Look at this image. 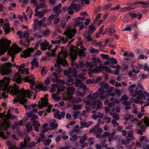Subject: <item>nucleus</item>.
I'll list each match as a JSON object with an SVG mask.
<instances>
[{
	"instance_id": "473e14b6",
	"label": "nucleus",
	"mask_w": 149,
	"mask_h": 149,
	"mask_svg": "<svg viewBox=\"0 0 149 149\" xmlns=\"http://www.w3.org/2000/svg\"><path fill=\"white\" fill-rule=\"evenodd\" d=\"M32 65L35 66L36 67H38V63L37 61V60L36 58H34L31 63Z\"/></svg>"
},
{
	"instance_id": "5fc2aeb1",
	"label": "nucleus",
	"mask_w": 149,
	"mask_h": 149,
	"mask_svg": "<svg viewBox=\"0 0 149 149\" xmlns=\"http://www.w3.org/2000/svg\"><path fill=\"white\" fill-rule=\"evenodd\" d=\"M22 37L25 38L26 39V40H27L29 38V34L28 32H25L23 34Z\"/></svg>"
},
{
	"instance_id": "9b49d317",
	"label": "nucleus",
	"mask_w": 149,
	"mask_h": 149,
	"mask_svg": "<svg viewBox=\"0 0 149 149\" xmlns=\"http://www.w3.org/2000/svg\"><path fill=\"white\" fill-rule=\"evenodd\" d=\"M102 132V129L101 127H99L97 129L93 127L89 131V132L91 134H93L95 136L97 134V133H101Z\"/></svg>"
},
{
	"instance_id": "9d476101",
	"label": "nucleus",
	"mask_w": 149,
	"mask_h": 149,
	"mask_svg": "<svg viewBox=\"0 0 149 149\" xmlns=\"http://www.w3.org/2000/svg\"><path fill=\"white\" fill-rule=\"evenodd\" d=\"M34 79L35 78L33 75H28L26 76L25 80L26 81L29 82L30 85H33L36 83L35 82L33 81Z\"/></svg>"
},
{
	"instance_id": "e433bc0d",
	"label": "nucleus",
	"mask_w": 149,
	"mask_h": 149,
	"mask_svg": "<svg viewBox=\"0 0 149 149\" xmlns=\"http://www.w3.org/2000/svg\"><path fill=\"white\" fill-rule=\"evenodd\" d=\"M133 138V136L131 134L129 133L127 134V136L126 137V140L130 143V141L132 140Z\"/></svg>"
},
{
	"instance_id": "f257e3e1",
	"label": "nucleus",
	"mask_w": 149,
	"mask_h": 149,
	"mask_svg": "<svg viewBox=\"0 0 149 149\" xmlns=\"http://www.w3.org/2000/svg\"><path fill=\"white\" fill-rule=\"evenodd\" d=\"M30 88L32 91L30 90H24L21 92V98L19 100V103L21 104L26 103L27 101V100L26 98L27 97L30 98L32 94H36L37 92L34 87L33 86H30Z\"/></svg>"
},
{
	"instance_id": "58836bf2",
	"label": "nucleus",
	"mask_w": 149,
	"mask_h": 149,
	"mask_svg": "<svg viewBox=\"0 0 149 149\" xmlns=\"http://www.w3.org/2000/svg\"><path fill=\"white\" fill-rule=\"evenodd\" d=\"M71 65L72 67L74 66H75V67L77 69H79V65L78 63H75L73 60H72V62H71Z\"/></svg>"
},
{
	"instance_id": "052dcab7",
	"label": "nucleus",
	"mask_w": 149,
	"mask_h": 149,
	"mask_svg": "<svg viewBox=\"0 0 149 149\" xmlns=\"http://www.w3.org/2000/svg\"><path fill=\"white\" fill-rule=\"evenodd\" d=\"M85 38L87 39V42H91L93 41V39L91 37V35L89 34V35L86 36L85 37Z\"/></svg>"
},
{
	"instance_id": "4be33fe9",
	"label": "nucleus",
	"mask_w": 149,
	"mask_h": 149,
	"mask_svg": "<svg viewBox=\"0 0 149 149\" xmlns=\"http://www.w3.org/2000/svg\"><path fill=\"white\" fill-rule=\"evenodd\" d=\"M7 119L13 120L16 119L17 117L14 115L11 114L9 112V110H8V112L6 116Z\"/></svg>"
},
{
	"instance_id": "c85d7f7f",
	"label": "nucleus",
	"mask_w": 149,
	"mask_h": 149,
	"mask_svg": "<svg viewBox=\"0 0 149 149\" xmlns=\"http://www.w3.org/2000/svg\"><path fill=\"white\" fill-rule=\"evenodd\" d=\"M53 10L55 12L56 15H57L56 16H58L61 12V10L56 6H55Z\"/></svg>"
},
{
	"instance_id": "f704fd0d",
	"label": "nucleus",
	"mask_w": 149,
	"mask_h": 149,
	"mask_svg": "<svg viewBox=\"0 0 149 149\" xmlns=\"http://www.w3.org/2000/svg\"><path fill=\"white\" fill-rule=\"evenodd\" d=\"M109 60L110 61L111 64H116L118 63L116 59L113 57L110 58Z\"/></svg>"
},
{
	"instance_id": "8fccbe9b",
	"label": "nucleus",
	"mask_w": 149,
	"mask_h": 149,
	"mask_svg": "<svg viewBox=\"0 0 149 149\" xmlns=\"http://www.w3.org/2000/svg\"><path fill=\"white\" fill-rule=\"evenodd\" d=\"M80 111H78L75 112L73 115V118L74 119H75L77 118L79 115L80 114Z\"/></svg>"
},
{
	"instance_id": "774afa93",
	"label": "nucleus",
	"mask_w": 149,
	"mask_h": 149,
	"mask_svg": "<svg viewBox=\"0 0 149 149\" xmlns=\"http://www.w3.org/2000/svg\"><path fill=\"white\" fill-rule=\"evenodd\" d=\"M143 68L144 70L146 71L149 70V68L148 66L147 63H145L143 66Z\"/></svg>"
},
{
	"instance_id": "f8f14e48",
	"label": "nucleus",
	"mask_w": 149,
	"mask_h": 149,
	"mask_svg": "<svg viewBox=\"0 0 149 149\" xmlns=\"http://www.w3.org/2000/svg\"><path fill=\"white\" fill-rule=\"evenodd\" d=\"M2 124L0 123V128L1 130H7L10 125L9 122H3Z\"/></svg>"
},
{
	"instance_id": "603ef678",
	"label": "nucleus",
	"mask_w": 149,
	"mask_h": 149,
	"mask_svg": "<svg viewBox=\"0 0 149 149\" xmlns=\"http://www.w3.org/2000/svg\"><path fill=\"white\" fill-rule=\"evenodd\" d=\"M37 105L36 104H33L32 105V107L33 109L32 110V112L34 113H36L37 112L38 109L37 108Z\"/></svg>"
},
{
	"instance_id": "7c9ffc66",
	"label": "nucleus",
	"mask_w": 149,
	"mask_h": 149,
	"mask_svg": "<svg viewBox=\"0 0 149 149\" xmlns=\"http://www.w3.org/2000/svg\"><path fill=\"white\" fill-rule=\"evenodd\" d=\"M52 97L53 99L55 101H59L61 99V97H59L58 95L56 93L52 94Z\"/></svg>"
},
{
	"instance_id": "6ab92c4d",
	"label": "nucleus",
	"mask_w": 149,
	"mask_h": 149,
	"mask_svg": "<svg viewBox=\"0 0 149 149\" xmlns=\"http://www.w3.org/2000/svg\"><path fill=\"white\" fill-rule=\"evenodd\" d=\"M134 93H136L138 95L141 97L145 99L146 96H145L143 92L140 90H139L137 88H136L134 90Z\"/></svg>"
},
{
	"instance_id": "4d7b16f0",
	"label": "nucleus",
	"mask_w": 149,
	"mask_h": 149,
	"mask_svg": "<svg viewBox=\"0 0 149 149\" xmlns=\"http://www.w3.org/2000/svg\"><path fill=\"white\" fill-rule=\"evenodd\" d=\"M57 16V15L56 14L55 15H54V14H52L48 18V20H51L52 21V20L54 19V18H55L56 17H58V16Z\"/></svg>"
},
{
	"instance_id": "aec40b11",
	"label": "nucleus",
	"mask_w": 149,
	"mask_h": 149,
	"mask_svg": "<svg viewBox=\"0 0 149 149\" xmlns=\"http://www.w3.org/2000/svg\"><path fill=\"white\" fill-rule=\"evenodd\" d=\"M103 114L102 113H100V112H98V114L92 115L91 117L94 120H96L99 118H103Z\"/></svg>"
},
{
	"instance_id": "680f3d73",
	"label": "nucleus",
	"mask_w": 149,
	"mask_h": 149,
	"mask_svg": "<svg viewBox=\"0 0 149 149\" xmlns=\"http://www.w3.org/2000/svg\"><path fill=\"white\" fill-rule=\"evenodd\" d=\"M38 116L36 115H32L31 121H36L35 120L38 119Z\"/></svg>"
},
{
	"instance_id": "393cba45",
	"label": "nucleus",
	"mask_w": 149,
	"mask_h": 149,
	"mask_svg": "<svg viewBox=\"0 0 149 149\" xmlns=\"http://www.w3.org/2000/svg\"><path fill=\"white\" fill-rule=\"evenodd\" d=\"M3 29L4 30V31L5 32V34L9 33L11 32L9 26L7 24H5L4 25L3 27Z\"/></svg>"
},
{
	"instance_id": "3c124183",
	"label": "nucleus",
	"mask_w": 149,
	"mask_h": 149,
	"mask_svg": "<svg viewBox=\"0 0 149 149\" xmlns=\"http://www.w3.org/2000/svg\"><path fill=\"white\" fill-rule=\"evenodd\" d=\"M133 7H127L123 8H122V10L123 12H125L127 11L133 9Z\"/></svg>"
},
{
	"instance_id": "6e6552de",
	"label": "nucleus",
	"mask_w": 149,
	"mask_h": 149,
	"mask_svg": "<svg viewBox=\"0 0 149 149\" xmlns=\"http://www.w3.org/2000/svg\"><path fill=\"white\" fill-rule=\"evenodd\" d=\"M6 68L4 69L1 72L2 75L4 76L10 74L11 71L10 69V68L12 66V64L10 62H8L6 64Z\"/></svg>"
},
{
	"instance_id": "412c9836",
	"label": "nucleus",
	"mask_w": 149,
	"mask_h": 149,
	"mask_svg": "<svg viewBox=\"0 0 149 149\" xmlns=\"http://www.w3.org/2000/svg\"><path fill=\"white\" fill-rule=\"evenodd\" d=\"M99 100H94L92 102H86V104L87 105H90L91 106V107L92 109H94L95 108L97 103V101H99Z\"/></svg>"
},
{
	"instance_id": "20e7f679",
	"label": "nucleus",
	"mask_w": 149,
	"mask_h": 149,
	"mask_svg": "<svg viewBox=\"0 0 149 149\" xmlns=\"http://www.w3.org/2000/svg\"><path fill=\"white\" fill-rule=\"evenodd\" d=\"M80 8V5L79 4L72 3L68 8V13L70 15H72L74 13V10L76 11H78Z\"/></svg>"
},
{
	"instance_id": "a878e982",
	"label": "nucleus",
	"mask_w": 149,
	"mask_h": 149,
	"mask_svg": "<svg viewBox=\"0 0 149 149\" xmlns=\"http://www.w3.org/2000/svg\"><path fill=\"white\" fill-rule=\"evenodd\" d=\"M115 132H113L112 133L110 134L109 137V141H111V140H115L117 139L118 136L116 137H114Z\"/></svg>"
},
{
	"instance_id": "0e129e2a",
	"label": "nucleus",
	"mask_w": 149,
	"mask_h": 149,
	"mask_svg": "<svg viewBox=\"0 0 149 149\" xmlns=\"http://www.w3.org/2000/svg\"><path fill=\"white\" fill-rule=\"evenodd\" d=\"M113 119L116 120H119V118L118 115L116 113H115L113 114Z\"/></svg>"
},
{
	"instance_id": "423d86ee",
	"label": "nucleus",
	"mask_w": 149,
	"mask_h": 149,
	"mask_svg": "<svg viewBox=\"0 0 149 149\" xmlns=\"http://www.w3.org/2000/svg\"><path fill=\"white\" fill-rule=\"evenodd\" d=\"M57 63L54 64L55 68H59L61 67L60 64L64 66H68V61L66 59L62 58L60 57H58L56 60Z\"/></svg>"
},
{
	"instance_id": "de8ad7c7",
	"label": "nucleus",
	"mask_w": 149,
	"mask_h": 149,
	"mask_svg": "<svg viewBox=\"0 0 149 149\" xmlns=\"http://www.w3.org/2000/svg\"><path fill=\"white\" fill-rule=\"evenodd\" d=\"M102 105V102H100V100H99V101H97L96 109L97 110L101 108Z\"/></svg>"
},
{
	"instance_id": "6e6d98bb",
	"label": "nucleus",
	"mask_w": 149,
	"mask_h": 149,
	"mask_svg": "<svg viewBox=\"0 0 149 149\" xmlns=\"http://www.w3.org/2000/svg\"><path fill=\"white\" fill-rule=\"evenodd\" d=\"M98 91L100 94L103 95L104 93L105 90L103 87H101L99 89Z\"/></svg>"
},
{
	"instance_id": "f03ea898",
	"label": "nucleus",
	"mask_w": 149,
	"mask_h": 149,
	"mask_svg": "<svg viewBox=\"0 0 149 149\" xmlns=\"http://www.w3.org/2000/svg\"><path fill=\"white\" fill-rule=\"evenodd\" d=\"M77 70L74 67L71 68L69 71H64V74L68 77L67 81L69 82L73 81L74 78L78 77L77 73Z\"/></svg>"
},
{
	"instance_id": "13d9d810",
	"label": "nucleus",
	"mask_w": 149,
	"mask_h": 149,
	"mask_svg": "<svg viewBox=\"0 0 149 149\" xmlns=\"http://www.w3.org/2000/svg\"><path fill=\"white\" fill-rule=\"evenodd\" d=\"M101 57L102 58L104 59H109V55L107 54H101L100 55Z\"/></svg>"
},
{
	"instance_id": "864d4df0",
	"label": "nucleus",
	"mask_w": 149,
	"mask_h": 149,
	"mask_svg": "<svg viewBox=\"0 0 149 149\" xmlns=\"http://www.w3.org/2000/svg\"><path fill=\"white\" fill-rule=\"evenodd\" d=\"M81 108V106L80 104L74 105L73 109L74 110H79Z\"/></svg>"
},
{
	"instance_id": "2eb2a0df",
	"label": "nucleus",
	"mask_w": 149,
	"mask_h": 149,
	"mask_svg": "<svg viewBox=\"0 0 149 149\" xmlns=\"http://www.w3.org/2000/svg\"><path fill=\"white\" fill-rule=\"evenodd\" d=\"M65 112L64 111L61 112L60 114L58 113H57L54 114V116L55 118H56L59 120L61 119L62 118H63L65 116Z\"/></svg>"
},
{
	"instance_id": "49530a36",
	"label": "nucleus",
	"mask_w": 149,
	"mask_h": 149,
	"mask_svg": "<svg viewBox=\"0 0 149 149\" xmlns=\"http://www.w3.org/2000/svg\"><path fill=\"white\" fill-rule=\"evenodd\" d=\"M134 5H136L137 4L140 5H142L144 6H147L148 5V3L142 1H138L134 3Z\"/></svg>"
},
{
	"instance_id": "72a5a7b5",
	"label": "nucleus",
	"mask_w": 149,
	"mask_h": 149,
	"mask_svg": "<svg viewBox=\"0 0 149 149\" xmlns=\"http://www.w3.org/2000/svg\"><path fill=\"white\" fill-rule=\"evenodd\" d=\"M50 127H51L50 130L54 129L57 128L58 126V125L57 124L54 123L52 122V123L49 124Z\"/></svg>"
},
{
	"instance_id": "ddd939ff",
	"label": "nucleus",
	"mask_w": 149,
	"mask_h": 149,
	"mask_svg": "<svg viewBox=\"0 0 149 149\" xmlns=\"http://www.w3.org/2000/svg\"><path fill=\"white\" fill-rule=\"evenodd\" d=\"M34 38L32 37H30V39H28L27 40H26L25 42H24L23 41H20V44L23 46H24L26 47H29L30 43L31 40H34Z\"/></svg>"
},
{
	"instance_id": "bb28decb",
	"label": "nucleus",
	"mask_w": 149,
	"mask_h": 149,
	"mask_svg": "<svg viewBox=\"0 0 149 149\" xmlns=\"http://www.w3.org/2000/svg\"><path fill=\"white\" fill-rule=\"evenodd\" d=\"M33 122V126L35 127L34 130L37 132H39V130L38 127L40 126V124L39 123V122Z\"/></svg>"
},
{
	"instance_id": "b1692460",
	"label": "nucleus",
	"mask_w": 149,
	"mask_h": 149,
	"mask_svg": "<svg viewBox=\"0 0 149 149\" xmlns=\"http://www.w3.org/2000/svg\"><path fill=\"white\" fill-rule=\"evenodd\" d=\"M49 42L42 43L40 44V46L42 50L44 51L47 49V47L49 46Z\"/></svg>"
},
{
	"instance_id": "39448f33",
	"label": "nucleus",
	"mask_w": 149,
	"mask_h": 149,
	"mask_svg": "<svg viewBox=\"0 0 149 149\" xmlns=\"http://www.w3.org/2000/svg\"><path fill=\"white\" fill-rule=\"evenodd\" d=\"M10 95H16L18 94L20 91L19 89L18 86L16 84H13V86H10L8 89Z\"/></svg>"
},
{
	"instance_id": "69168bd1",
	"label": "nucleus",
	"mask_w": 149,
	"mask_h": 149,
	"mask_svg": "<svg viewBox=\"0 0 149 149\" xmlns=\"http://www.w3.org/2000/svg\"><path fill=\"white\" fill-rule=\"evenodd\" d=\"M0 137L5 139H6V137L4 134V133L2 132H0Z\"/></svg>"
},
{
	"instance_id": "cd10ccee",
	"label": "nucleus",
	"mask_w": 149,
	"mask_h": 149,
	"mask_svg": "<svg viewBox=\"0 0 149 149\" xmlns=\"http://www.w3.org/2000/svg\"><path fill=\"white\" fill-rule=\"evenodd\" d=\"M88 29L89 30L88 33L89 34L93 33L96 30V29L93 26L92 24L89 26Z\"/></svg>"
},
{
	"instance_id": "e2e57ef3",
	"label": "nucleus",
	"mask_w": 149,
	"mask_h": 149,
	"mask_svg": "<svg viewBox=\"0 0 149 149\" xmlns=\"http://www.w3.org/2000/svg\"><path fill=\"white\" fill-rule=\"evenodd\" d=\"M109 133L108 132H105L102 135V139H104L106 138V137H109Z\"/></svg>"
},
{
	"instance_id": "338daca9",
	"label": "nucleus",
	"mask_w": 149,
	"mask_h": 149,
	"mask_svg": "<svg viewBox=\"0 0 149 149\" xmlns=\"http://www.w3.org/2000/svg\"><path fill=\"white\" fill-rule=\"evenodd\" d=\"M112 6V4L109 3L105 5L104 7V9L105 10H107L110 8Z\"/></svg>"
},
{
	"instance_id": "2f4dec72",
	"label": "nucleus",
	"mask_w": 149,
	"mask_h": 149,
	"mask_svg": "<svg viewBox=\"0 0 149 149\" xmlns=\"http://www.w3.org/2000/svg\"><path fill=\"white\" fill-rule=\"evenodd\" d=\"M88 139V137L85 134L80 139L79 142L81 144H83L85 142V141Z\"/></svg>"
},
{
	"instance_id": "c756f323",
	"label": "nucleus",
	"mask_w": 149,
	"mask_h": 149,
	"mask_svg": "<svg viewBox=\"0 0 149 149\" xmlns=\"http://www.w3.org/2000/svg\"><path fill=\"white\" fill-rule=\"evenodd\" d=\"M71 136L70 138V141H76V140L78 139V137L80 138L81 136H78L77 135L74 134L73 135H71Z\"/></svg>"
},
{
	"instance_id": "ea45409f",
	"label": "nucleus",
	"mask_w": 149,
	"mask_h": 149,
	"mask_svg": "<svg viewBox=\"0 0 149 149\" xmlns=\"http://www.w3.org/2000/svg\"><path fill=\"white\" fill-rule=\"evenodd\" d=\"M8 54L10 56L12 57V61H14V58L13 57L15 55L13 51L12 50H10L8 52Z\"/></svg>"
},
{
	"instance_id": "c9c22d12",
	"label": "nucleus",
	"mask_w": 149,
	"mask_h": 149,
	"mask_svg": "<svg viewBox=\"0 0 149 149\" xmlns=\"http://www.w3.org/2000/svg\"><path fill=\"white\" fill-rule=\"evenodd\" d=\"M48 100H42V103L41 104L42 107H45L48 105Z\"/></svg>"
},
{
	"instance_id": "a211bd4d",
	"label": "nucleus",
	"mask_w": 149,
	"mask_h": 149,
	"mask_svg": "<svg viewBox=\"0 0 149 149\" xmlns=\"http://www.w3.org/2000/svg\"><path fill=\"white\" fill-rule=\"evenodd\" d=\"M139 14L138 15L136 13H133L132 12H131L129 13V15L131 16V17L132 19L137 17L138 19L139 20L142 18V15L141 14L139 13Z\"/></svg>"
},
{
	"instance_id": "4c0bfd02",
	"label": "nucleus",
	"mask_w": 149,
	"mask_h": 149,
	"mask_svg": "<svg viewBox=\"0 0 149 149\" xmlns=\"http://www.w3.org/2000/svg\"><path fill=\"white\" fill-rule=\"evenodd\" d=\"M90 52L91 54H97L99 52V51L98 49H96L94 48H91L90 50Z\"/></svg>"
},
{
	"instance_id": "1a4fd4ad",
	"label": "nucleus",
	"mask_w": 149,
	"mask_h": 149,
	"mask_svg": "<svg viewBox=\"0 0 149 149\" xmlns=\"http://www.w3.org/2000/svg\"><path fill=\"white\" fill-rule=\"evenodd\" d=\"M145 125H142L143 122H139L137 123V126L143 130V132H145L147 126H149V122H143Z\"/></svg>"
},
{
	"instance_id": "4468645a",
	"label": "nucleus",
	"mask_w": 149,
	"mask_h": 149,
	"mask_svg": "<svg viewBox=\"0 0 149 149\" xmlns=\"http://www.w3.org/2000/svg\"><path fill=\"white\" fill-rule=\"evenodd\" d=\"M13 80L17 84H20L22 81L21 75L20 74H16L13 78Z\"/></svg>"
},
{
	"instance_id": "37998d69",
	"label": "nucleus",
	"mask_w": 149,
	"mask_h": 149,
	"mask_svg": "<svg viewBox=\"0 0 149 149\" xmlns=\"http://www.w3.org/2000/svg\"><path fill=\"white\" fill-rule=\"evenodd\" d=\"M51 141L52 140L51 139L49 138H47L44 141V144L46 146H49Z\"/></svg>"
},
{
	"instance_id": "7ed1b4c3",
	"label": "nucleus",
	"mask_w": 149,
	"mask_h": 149,
	"mask_svg": "<svg viewBox=\"0 0 149 149\" xmlns=\"http://www.w3.org/2000/svg\"><path fill=\"white\" fill-rule=\"evenodd\" d=\"M62 71V69L61 67L58 68L55 70V72H53V75L55 77V78H53L52 80L53 82L58 83L62 85L65 84V81L58 78V76L56 73L59 74Z\"/></svg>"
},
{
	"instance_id": "09e8293b",
	"label": "nucleus",
	"mask_w": 149,
	"mask_h": 149,
	"mask_svg": "<svg viewBox=\"0 0 149 149\" xmlns=\"http://www.w3.org/2000/svg\"><path fill=\"white\" fill-rule=\"evenodd\" d=\"M129 99V98L127 96V95L126 94H124L122 96L120 100L121 101H123L128 100Z\"/></svg>"
},
{
	"instance_id": "a18cd8bd",
	"label": "nucleus",
	"mask_w": 149,
	"mask_h": 149,
	"mask_svg": "<svg viewBox=\"0 0 149 149\" xmlns=\"http://www.w3.org/2000/svg\"><path fill=\"white\" fill-rule=\"evenodd\" d=\"M31 122L27 123L26 125V127L28 131H30L32 129V125H30Z\"/></svg>"
},
{
	"instance_id": "f3484780",
	"label": "nucleus",
	"mask_w": 149,
	"mask_h": 149,
	"mask_svg": "<svg viewBox=\"0 0 149 149\" xmlns=\"http://www.w3.org/2000/svg\"><path fill=\"white\" fill-rule=\"evenodd\" d=\"M133 118V115L130 114H127L124 116V118L126 121H127L130 119H131V121H139L136 118L134 119V120H133L132 119V118Z\"/></svg>"
},
{
	"instance_id": "0eeeda50",
	"label": "nucleus",
	"mask_w": 149,
	"mask_h": 149,
	"mask_svg": "<svg viewBox=\"0 0 149 149\" xmlns=\"http://www.w3.org/2000/svg\"><path fill=\"white\" fill-rule=\"evenodd\" d=\"M33 48H29L23 51L21 54V56L22 58H27L31 56V53L34 52Z\"/></svg>"
},
{
	"instance_id": "c03bdc74",
	"label": "nucleus",
	"mask_w": 149,
	"mask_h": 149,
	"mask_svg": "<svg viewBox=\"0 0 149 149\" xmlns=\"http://www.w3.org/2000/svg\"><path fill=\"white\" fill-rule=\"evenodd\" d=\"M51 33V31L48 29H47L42 33V34L44 36H47Z\"/></svg>"
},
{
	"instance_id": "5701e85b",
	"label": "nucleus",
	"mask_w": 149,
	"mask_h": 149,
	"mask_svg": "<svg viewBox=\"0 0 149 149\" xmlns=\"http://www.w3.org/2000/svg\"><path fill=\"white\" fill-rule=\"evenodd\" d=\"M81 125L80 128H83L84 127H89L92 124V123H89L88 124L86 122H81Z\"/></svg>"
},
{
	"instance_id": "79ce46f5",
	"label": "nucleus",
	"mask_w": 149,
	"mask_h": 149,
	"mask_svg": "<svg viewBox=\"0 0 149 149\" xmlns=\"http://www.w3.org/2000/svg\"><path fill=\"white\" fill-rule=\"evenodd\" d=\"M52 86L51 91L52 92H53L55 91L56 88H58V84H53L52 85Z\"/></svg>"
},
{
	"instance_id": "dca6fc26",
	"label": "nucleus",
	"mask_w": 149,
	"mask_h": 149,
	"mask_svg": "<svg viewBox=\"0 0 149 149\" xmlns=\"http://www.w3.org/2000/svg\"><path fill=\"white\" fill-rule=\"evenodd\" d=\"M67 85L68 86L67 87L66 89L69 91L71 95H73L75 90V88L73 87L70 86V84L67 83Z\"/></svg>"
},
{
	"instance_id": "bf43d9fd",
	"label": "nucleus",
	"mask_w": 149,
	"mask_h": 149,
	"mask_svg": "<svg viewBox=\"0 0 149 149\" xmlns=\"http://www.w3.org/2000/svg\"><path fill=\"white\" fill-rule=\"evenodd\" d=\"M99 94L97 91H96L93 94V99H95L98 98L99 97Z\"/></svg>"
},
{
	"instance_id": "a19ab883",
	"label": "nucleus",
	"mask_w": 149,
	"mask_h": 149,
	"mask_svg": "<svg viewBox=\"0 0 149 149\" xmlns=\"http://www.w3.org/2000/svg\"><path fill=\"white\" fill-rule=\"evenodd\" d=\"M47 68L43 67L41 70V74L42 75L44 76L45 74L47 73Z\"/></svg>"
}]
</instances>
